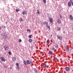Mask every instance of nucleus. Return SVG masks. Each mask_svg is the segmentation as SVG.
<instances>
[{
  "instance_id": "34",
  "label": "nucleus",
  "mask_w": 73,
  "mask_h": 73,
  "mask_svg": "<svg viewBox=\"0 0 73 73\" xmlns=\"http://www.w3.org/2000/svg\"><path fill=\"white\" fill-rule=\"evenodd\" d=\"M28 31H29V32H31V31H30V30H29V29L27 30V32H28Z\"/></svg>"
},
{
  "instance_id": "37",
  "label": "nucleus",
  "mask_w": 73,
  "mask_h": 73,
  "mask_svg": "<svg viewBox=\"0 0 73 73\" xmlns=\"http://www.w3.org/2000/svg\"><path fill=\"white\" fill-rule=\"evenodd\" d=\"M49 26L48 25H46V27H47V28H48V27Z\"/></svg>"
},
{
  "instance_id": "32",
  "label": "nucleus",
  "mask_w": 73,
  "mask_h": 73,
  "mask_svg": "<svg viewBox=\"0 0 73 73\" xmlns=\"http://www.w3.org/2000/svg\"><path fill=\"white\" fill-rule=\"evenodd\" d=\"M60 19H62V16L61 15H60Z\"/></svg>"
},
{
  "instance_id": "12",
  "label": "nucleus",
  "mask_w": 73,
  "mask_h": 73,
  "mask_svg": "<svg viewBox=\"0 0 73 73\" xmlns=\"http://www.w3.org/2000/svg\"><path fill=\"white\" fill-rule=\"evenodd\" d=\"M27 13V12H26V11H24L23 12V15H25Z\"/></svg>"
},
{
  "instance_id": "33",
  "label": "nucleus",
  "mask_w": 73,
  "mask_h": 73,
  "mask_svg": "<svg viewBox=\"0 0 73 73\" xmlns=\"http://www.w3.org/2000/svg\"><path fill=\"white\" fill-rule=\"evenodd\" d=\"M16 65H17V66H19V63H16Z\"/></svg>"
},
{
  "instance_id": "22",
  "label": "nucleus",
  "mask_w": 73,
  "mask_h": 73,
  "mask_svg": "<svg viewBox=\"0 0 73 73\" xmlns=\"http://www.w3.org/2000/svg\"><path fill=\"white\" fill-rule=\"evenodd\" d=\"M52 49L53 50H55V48H54V47H52Z\"/></svg>"
},
{
  "instance_id": "17",
  "label": "nucleus",
  "mask_w": 73,
  "mask_h": 73,
  "mask_svg": "<svg viewBox=\"0 0 73 73\" xmlns=\"http://www.w3.org/2000/svg\"><path fill=\"white\" fill-rule=\"evenodd\" d=\"M43 67L44 68H46V64H43Z\"/></svg>"
},
{
  "instance_id": "42",
  "label": "nucleus",
  "mask_w": 73,
  "mask_h": 73,
  "mask_svg": "<svg viewBox=\"0 0 73 73\" xmlns=\"http://www.w3.org/2000/svg\"><path fill=\"white\" fill-rule=\"evenodd\" d=\"M10 70H11V69H12V67L10 68Z\"/></svg>"
},
{
  "instance_id": "15",
  "label": "nucleus",
  "mask_w": 73,
  "mask_h": 73,
  "mask_svg": "<svg viewBox=\"0 0 73 73\" xmlns=\"http://www.w3.org/2000/svg\"><path fill=\"white\" fill-rule=\"evenodd\" d=\"M29 40L30 42H32V40L31 39H29Z\"/></svg>"
},
{
  "instance_id": "30",
  "label": "nucleus",
  "mask_w": 73,
  "mask_h": 73,
  "mask_svg": "<svg viewBox=\"0 0 73 73\" xmlns=\"http://www.w3.org/2000/svg\"><path fill=\"white\" fill-rule=\"evenodd\" d=\"M54 59L55 60H57V57H55L54 58Z\"/></svg>"
},
{
  "instance_id": "28",
  "label": "nucleus",
  "mask_w": 73,
  "mask_h": 73,
  "mask_svg": "<svg viewBox=\"0 0 73 73\" xmlns=\"http://www.w3.org/2000/svg\"><path fill=\"white\" fill-rule=\"evenodd\" d=\"M19 42H21V39H19Z\"/></svg>"
},
{
  "instance_id": "14",
  "label": "nucleus",
  "mask_w": 73,
  "mask_h": 73,
  "mask_svg": "<svg viewBox=\"0 0 73 73\" xmlns=\"http://www.w3.org/2000/svg\"><path fill=\"white\" fill-rule=\"evenodd\" d=\"M23 62L25 65H27V62H26V61H25V60H23Z\"/></svg>"
},
{
  "instance_id": "10",
  "label": "nucleus",
  "mask_w": 73,
  "mask_h": 73,
  "mask_svg": "<svg viewBox=\"0 0 73 73\" xmlns=\"http://www.w3.org/2000/svg\"><path fill=\"white\" fill-rule=\"evenodd\" d=\"M43 24H44V25H46L48 24V22H47L46 21H44L43 22Z\"/></svg>"
},
{
  "instance_id": "43",
  "label": "nucleus",
  "mask_w": 73,
  "mask_h": 73,
  "mask_svg": "<svg viewBox=\"0 0 73 73\" xmlns=\"http://www.w3.org/2000/svg\"><path fill=\"white\" fill-rule=\"evenodd\" d=\"M7 23H8V22H6V24H7Z\"/></svg>"
},
{
  "instance_id": "40",
  "label": "nucleus",
  "mask_w": 73,
  "mask_h": 73,
  "mask_svg": "<svg viewBox=\"0 0 73 73\" xmlns=\"http://www.w3.org/2000/svg\"><path fill=\"white\" fill-rule=\"evenodd\" d=\"M71 4H72V5L73 6V2H71Z\"/></svg>"
},
{
  "instance_id": "8",
  "label": "nucleus",
  "mask_w": 73,
  "mask_h": 73,
  "mask_svg": "<svg viewBox=\"0 0 73 73\" xmlns=\"http://www.w3.org/2000/svg\"><path fill=\"white\" fill-rule=\"evenodd\" d=\"M70 20H72L73 19V16L72 15H70Z\"/></svg>"
},
{
  "instance_id": "35",
  "label": "nucleus",
  "mask_w": 73,
  "mask_h": 73,
  "mask_svg": "<svg viewBox=\"0 0 73 73\" xmlns=\"http://www.w3.org/2000/svg\"><path fill=\"white\" fill-rule=\"evenodd\" d=\"M4 67L5 68H7V66L6 65H4Z\"/></svg>"
},
{
  "instance_id": "5",
  "label": "nucleus",
  "mask_w": 73,
  "mask_h": 73,
  "mask_svg": "<svg viewBox=\"0 0 73 73\" xmlns=\"http://www.w3.org/2000/svg\"><path fill=\"white\" fill-rule=\"evenodd\" d=\"M49 21L50 23H53V19L51 18H50L49 19Z\"/></svg>"
},
{
  "instance_id": "7",
  "label": "nucleus",
  "mask_w": 73,
  "mask_h": 73,
  "mask_svg": "<svg viewBox=\"0 0 73 73\" xmlns=\"http://www.w3.org/2000/svg\"><path fill=\"white\" fill-rule=\"evenodd\" d=\"M58 23V24H61V21L59 19H57Z\"/></svg>"
},
{
  "instance_id": "23",
  "label": "nucleus",
  "mask_w": 73,
  "mask_h": 73,
  "mask_svg": "<svg viewBox=\"0 0 73 73\" xmlns=\"http://www.w3.org/2000/svg\"><path fill=\"white\" fill-rule=\"evenodd\" d=\"M66 50L67 51H69V49H68V47H66Z\"/></svg>"
},
{
  "instance_id": "24",
  "label": "nucleus",
  "mask_w": 73,
  "mask_h": 73,
  "mask_svg": "<svg viewBox=\"0 0 73 73\" xmlns=\"http://www.w3.org/2000/svg\"><path fill=\"white\" fill-rule=\"evenodd\" d=\"M16 12H19V10H18L17 9H16Z\"/></svg>"
},
{
  "instance_id": "39",
  "label": "nucleus",
  "mask_w": 73,
  "mask_h": 73,
  "mask_svg": "<svg viewBox=\"0 0 73 73\" xmlns=\"http://www.w3.org/2000/svg\"><path fill=\"white\" fill-rule=\"evenodd\" d=\"M70 3H73V2H72V1L71 0H70Z\"/></svg>"
},
{
  "instance_id": "2",
  "label": "nucleus",
  "mask_w": 73,
  "mask_h": 73,
  "mask_svg": "<svg viewBox=\"0 0 73 73\" xmlns=\"http://www.w3.org/2000/svg\"><path fill=\"white\" fill-rule=\"evenodd\" d=\"M4 48L5 50H8V49H9V47H8V45H5L4 46Z\"/></svg>"
},
{
  "instance_id": "1",
  "label": "nucleus",
  "mask_w": 73,
  "mask_h": 73,
  "mask_svg": "<svg viewBox=\"0 0 73 73\" xmlns=\"http://www.w3.org/2000/svg\"><path fill=\"white\" fill-rule=\"evenodd\" d=\"M2 36L4 40H6V39H7V34L3 33L2 35Z\"/></svg>"
},
{
  "instance_id": "29",
  "label": "nucleus",
  "mask_w": 73,
  "mask_h": 73,
  "mask_svg": "<svg viewBox=\"0 0 73 73\" xmlns=\"http://www.w3.org/2000/svg\"><path fill=\"white\" fill-rule=\"evenodd\" d=\"M60 29H61V28L60 27H58V31L60 30Z\"/></svg>"
},
{
  "instance_id": "36",
  "label": "nucleus",
  "mask_w": 73,
  "mask_h": 73,
  "mask_svg": "<svg viewBox=\"0 0 73 73\" xmlns=\"http://www.w3.org/2000/svg\"><path fill=\"white\" fill-rule=\"evenodd\" d=\"M47 28H48V29H50V26H48Z\"/></svg>"
},
{
  "instance_id": "16",
  "label": "nucleus",
  "mask_w": 73,
  "mask_h": 73,
  "mask_svg": "<svg viewBox=\"0 0 73 73\" xmlns=\"http://www.w3.org/2000/svg\"><path fill=\"white\" fill-rule=\"evenodd\" d=\"M37 13L38 15H39L40 14V11H39V10H37Z\"/></svg>"
},
{
  "instance_id": "4",
  "label": "nucleus",
  "mask_w": 73,
  "mask_h": 73,
  "mask_svg": "<svg viewBox=\"0 0 73 73\" xmlns=\"http://www.w3.org/2000/svg\"><path fill=\"white\" fill-rule=\"evenodd\" d=\"M57 37L58 39H59L60 40H62V37H61L60 36L58 35L57 36Z\"/></svg>"
},
{
  "instance_id": "31",
  "label": "nucleus",
  "mask_w": 73,
  "mask_h": 73,
  "mask_svg": "<svg viewBox=\"0 0 73 73\" xmlns=\"http://www.w3.org/2000/svg\"><path fill=\"white\" fill-rule=\"evenodd\" d=\"M35 72H37V70L36 69H35Z\"/></svg>"
},
{
  "instance_id": "41",
  "label": "nucleus",
  "mask_w": 73,
  "mask_h": 73,
  "mask_svg": "<svg viewBox=\"0 0 73 73\" xmlns=\"http://www.w3.org/2000/svg\"><path fill=\"white\" fill-rule=\"evenodd\" d=\"M2 29V28H1V27L0 26V29Z\"/></svg>"
},
{
  "instance_id": "27",
  "label": "nucleus",
  "mask_w": 73,
  "mask_h": 73,
  "mask_svg": "<svg viewBox=\"0 0 73 73\" xmlns=\"http://www.w3.org/2000/svg\"><path fill=\"white\" fill-rule=\"evenodd\" d=\"M20 20L21 21H23V19L21 18H20Z\"/></svg>"
},
{
  "instance_id": "45",
  "label": "nucleus",
  "mask_w": 73,
  "mask_h": 73,
  "mask_svg": "<svg viewBox=\"0 0 73 73\" xmlns=\"http://www.w3.org/2000/svg\"><path fill=\"white\" fill-rule=\"evenodd\" d=\"M63 33H65V32L64 31V32H63Z\"/></svg>"
},
{
  "instance_id": "6",
  "label": "nucleus",
  "mask_w": 73,
  "mask_h": 73,
  "mask_svg": "<svg viewBox=\"0 0 73 73\" xmlns=\"http://www.w3.org/2000/svg\"><path fill=\"white\" fill-rule=\"evenodd\" d=\"M69 69H70V68L68 67H67L65 68V70L66 71H69Z\"/></svg>"
},
{
  "instance_id": "44",
  "label": "nucleus",
  "mask_w": 73,
  "mask_h": 73,
  "mask_svg": "<svg viewBox=\"0 0 73 73\" xmlns=\"http://www.w3.org/2000/svg\"><path fill=\"white\" fill-rule=\"evenodd\" d=\"M4 28H5V26H4Z\"/></svg>"
},
{
  "instance_id": "21",
  "label": "nucleus",
  "mask_w": 73,
  "mask_h": 73,
  "mask_svg": "<svg viewBox=\"0 0 73 73\" xmlns=\"http://www.w3.org/2000/svg\"><path fill=\"white\" fill-rule=\"evenodd\" d=\"M17 69H19V66H17Z\"/></svg>"
},
{
  "instance_id": "11",
  "label": "nucleus",
  "mask_w": 73,
  "mask_h": 73,
  "mask_svg": "<svg viewBox=\"0 0 73 73\" xmlns=\"http://www.w3.org/2000/svg\"><path fill=\"white\" fill-rule=\"evenodd\" d=\"M27 64H28V65H30V62H29V60H27Z\"/></svg>"
},
{
  "instance_id": "18",
  "label": "nucleus",
  "mask_w": 73,
  "mask_h": 73,
  "mask_svg": "<svg viewBox=\"0 0 73 73\" xmlns=\"http://www.w3.org/2000/svg\"><path fill=\"white\" fill-rule=\"evenodd\" d=\"M42 1L44 4L46 3V0H42Z\"/></svg>"
},
{
  "instance_id": "9",
  "label": "nucleus",
  "mask_w": 73,
  "mask_h": 73,
  "mask_svg": "<svg viewBox=\"0 0 73 73\" xmlns=\"http://www.w3.org/2000/svg\"><path fill=\"white\" fill-rule=\"evenodd\" d=\"M68 6L69 7L71 6V3H70V2H68Z\"/></svg>"
},
{
  "instance_id": "19",
  "label": "nucleus",
  "mask_w": 73,
  "mask_h": 73,
  "mask_svg": "<svg viewBox=\"0 0 73 73\" xmlns=\"http://www.w3.org/2000/svg\"><path fill=\"white\" fill-rule=\"evenodd\" d=\"M49 42H50L49 40H48L47 41L46 43H47V44H49Z\"/></svg>"
},
{
  "instance_id": "25",
  "label": "nucleus",
  "mask_w": 73,
  "mask_h": 73,
  "mask_svg": "<svg viewBox=\"0 0 73 73\" xmlns=\"http://www.w3.org/2000/svg\"><path fill=\"white\" fill-rule=\"evenodd\" d=\"M29 37L30 38H32V35H29Z\"/></svg>"
},
{
  "instance_id": "38",
  "label": "nucleus",
  "mask_w": 73,
  "mask_h": 73,
  "mask_svg": "<svg viewBox=\"0 0 73 73\" xmlns=\"http://www.w3.org/2000/svg\"><path fill=\"white\" fill-rule=\"evenodd\" d=\"M30 64H33V62H31V61L30 62Z\"/></svg>"
},
{
  "instance_id": "13",
  "label": "nucleus",
  "mask_w": 73,
  "mask_h": 73,
  "mask_svg": "<svg viewBox=\"0 0 73 73\" xmlns=\"http://www.w3.org/2000/svg\"><path fill=\"white\" fill-rule=\"evenodd\" d=\"M12 60L13 61H16V58H15V57H13V58Z\"/></svg>"
},
{
  "instance_id": "20",
  "label": "nucleus",
  "mask_w": 73,
  "mask_h": 73,
  "mask_svg": "<svg viewBox=\"0 0 73 73\" xmlns=\"http://www.w3.org/2000/svg\"><path fill=\"white\" fill-rule=\"evenodd\" d=\"M50 54L52 55V54H53V52L52 51H50Z\"/></svg>"
},
{
  "instance_id": "3",
  "label": "nucleus",
  "mask_w": 73,
  "mask_h": 73,
  "mask_svg": "<svg viewBox=\"0 0 73 73\" xmlns=\"http://www.w3.org/2000/svg\"><path fill=\"white\" fill-rule=\"evenodd\" d=\"M1 61H3V62H5V59L4 57H1Z\"/></svg>"
},
{
  "instance_id": "26",
  "label": "nucleus",
  "mask_w": 73,
  "mask_h": 73,
  "mask_svg": "<svg viewBox=\"0 0 73 73\" xmlns=\"http://www.w3.org/2000/svg\"><path fill=\"white\" fill-rule=\"evenodd\" d=\"M8 53L9 55H11V52H10L9 51Z\"/></svg>"
}]
</instances>
